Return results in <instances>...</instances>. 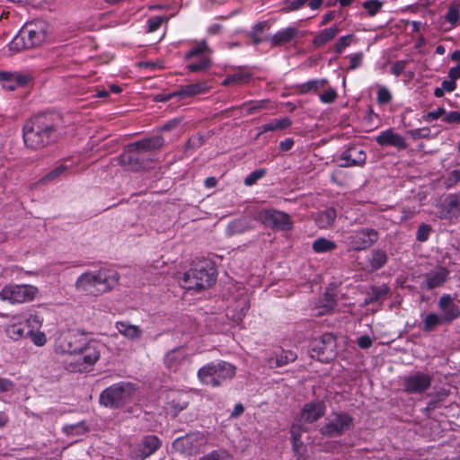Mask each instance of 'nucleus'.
I'll list each match as a JSON object with an SVG mask.
<instances>
[{
	"mask_svg": "<svg viewBox=\"0 0 460 460\" xmlns=\"http://www.w3.org/2000/svg\"><path fill=\"white\" fill-rule=\"evenodd\" d=\"M161 440L154 435L144 437L135 451V458L144 460L153 455L160 447Z\"/></svg>",
	"mask_w": 460,
	"mask_h": 460,
	"instance_id": "6ab92c4d",
	"label": "nucleus"
},
{
	"mask_svg": "<svg viewBox=\"0 0 460 460\" xmlns=\"http://www.w3.org/2000/svg\"><path fill=\"white\" fill-rule=\"evenodd\" d=\"M337 98L336 91L332 88L328 89L320 95V100L325 103H332Z\"/></svg>",
	"mask_w": 460,
	"mask_h": 460,
	"instance_id": "13d9d810",
	"label": "nucleus"
},
{
	"mask_svg": "<svg viewBox=\"0 0 460 460\" xmlns=\"http://www.w3.org/2000/svg\"><path fill=\"white\" fill-rule=\"evenodd\" d=\"M43 319L37 314H31L25 321L24 326L27 327L28 330H38L40 328L42 324Z\"/></svg>",
	"mask_w": 460,
	"mask_h": 460,
	"instance_id": "79ce46f5",
	"label": "nucleus"
},
{
	"mask_svg": "<svg viewBox=\"0 0 460 460\" xmlns=\"http://www.w3.org/2000/svg\"><path fill=\"white\" fill-rule=\"evenodd\" d=\"M339 32V29L336 26L324 29L321 31L313 40V44L315 47H321L327 42L333 40Z\"/></svg>",
	"mask_w": 460,
	"mask_h": 460,
	"instance_id": "c85d7f7f",
	"label": "nucleus"
},
{
	"mask_svg": "<svg viewBox=\"0 0 460 460\" xmlns=\"http://www.w3.org/2000/svg\"><path fill=\"white\" fill-rule=\"evenodd\" d=\"M117 160L120 165L128 166L130 170L136 172L149 168L153 163L151 159L143 157L140 152L131 151L130 144L126 146L125 151Z\"/></svg>",
	"mask_w": 460,
	"mask_h": 460,
	"instance_id": "f3484780",
	"label": "nucleus"
},
{
	"mask_svg": "<svg viewBox=\"0 0 460 460\" xmlns=\"http://www.w3.org/2000/svg\"><path fill=\"white\" fill-rule=\"evenodd\" d=\"M352 428L353 418L346 412H337L332 415L319 431L324 437L335 438L341 436Z\"/></svg>",
	"mask_w": 460,
	"mask_h": 460,
	"instance_id": "f8f14e48",
	"label": "nucleus"
},
{
	"mask_svg": "<svg viewBox=\"0 0 460 460\" xmlns=\"http://www.w3.org/2000/svg\"><path fill=\"white\" fill-rule=\"evenodd\" d=\"M250 78L251 75L249 73L238 72L227 75L222 84L224 86L237 85L248 82Z\"/></svg>",
	"mask_w": 460,
	"mask_h": 460,
	"instance_id": "473e14b6",
	"label": "nucleus"
},
{
	"mask_svg": "<svg viewBox=\"0 0 460 460\" xmlns=\"http://www.w3.org/2000/svg\"><path fill=\"white\" fill-rule=\"evenodd\" d=\"M362 53H357L349 56V69H356L362 63Z\"/></svg>",
	"mask_w": 460,
	"mask_h": 460,
	"instance_id": "e2e57ef3",
	"label": "nucleus"
},
{
	"mask_svg": "<svg viewBox=\"0 0 460 460\" xmlns=\"http://www.w3.org/2000/svg\"><path fill=\"white\" fill-rule=\"evenodd\" d=\"M116 329L122 336L129 340H137L143 333V331L139 326L124 321L117 322Z\"/></svg>",
	"mask_w": 460,
	"mask_h": 460,
	"instance_id": "bb28decb",
	"label": "nucleus"
},
{
	"mask_svg": "<svg viewBox=\"0 0 460 460\" xmlns=\"http://www.w3.org/2000/svg\"><path fill=\"white\" fill-rule=\"evenodd\" d=\"M49 32V24L41 20L26 23L9 43V51L17 53L41 46Z\"/></svg>",
	"mask_w": 460,
	"mask_h": 460,
	"instance_id": "20e7f679",
	"label": "nucleus"
},
{
	"mask_svg": "<svg viewBox=\"0 0 460 460\" xmlns=\"http://www.w3.org/2000/svg\"><path fill=\"white\" fill-rule=\"evenodd\" d=\"M443 121L447 123H460V112L459 111H450L448 113L446 112L443 117Z\"/></svg>",
	"mask_w": 460,
	"mask_h": 460,
	"instance_id": "680f3d73",
	"label": "nucleus"
},
{
	"mask_svg": "<svg viewBox=\"0 0 460 460\" xmlns=\"http://www.w3.org/2000/svg\"><path fill=\"white\" fill-rule=\"evenodd\" d=\"M188 402L185 400L179 399H173L170 402L171 408L173 410L174 414H177L179 411L184 410L188 406Z\"/></svg>",
	"mask_w": 460,
	"mask_h": 460,
	"instance_id": "6e6d98bb",
	"label": "nucleus"
},
{
	"mask_svg": "<svg viewBox=\"0 0 460 460\" xmlns=\"http://www.w3.org/2000/svg\"><path fill=\"white\" fill-rule=\"evenodd\" d=\"M7 335L14 340H20L28 336L27 331L25 330L24 324L19 323H12L6 327Z\"/></svg>",
	"mask_w": 460,
	"mask_h": 460,
	"instance_id": "2f4dec72",
	"label": "nucleus"
},
{
	"mask_svg": "<svg viewBox=\"0 0 460 460\" xmlns=\"http://www.w3.org/2000/svg\"><path fill=\"white\" fill-rule=\"evenodd\" d=\"M431 226L427 224H422L419 226L417 231L416 238L420 242H425L428 240Z\"/></svg>",
	"mask_w": 460,
	"mask_h": 460,
	"instance_id": "603ef678",
	"label": "nucleus"
},
{
	"mask_svg": "<svg viewBox=\"0 0 460 460\" xmlns=\"http://www.w3.org/2000/svg\"><path fill=\"white\" fill-rule=\"evenodd\" d=\"M376 142L380 146H392L399 149H404L407 147V144L404 138L395 133L393 129H387L381 132L376 137Z\"/></svg>",
	"mask_w": 460,
	"mask_h": 460,
	"instance_id": "5701e85b",
	"label": "nucleus"
},
{
	"mask_svg": "<svg viewBox=\"0 0 460 460\" xmlns=\"http://www.w3.org/2000/svg\"><path fill=\"white\" fill-rule=\"evenodd\" d=\"M369 261L372 270H376L386 263L387 255L382 250H374Z\"/></svg>",
	"mask_w": 460,
	"mask_h": 460,
	"instance_id": "c9c22d12",
	"label": "nucleus"
},
{
	"mask_svg": "<svg viewBox=\"0 0 460 460\" xmlns=\"http://www.w3.org/2000/svg\"><path fill=\"white\" fill-rule=\"evenodd\" d=\"M210 86L208 84V82L202 81L184 85L179 91H177V93L179 94V97L182 99L205 93L208 92Z\"/></svg>",
	"mask_w": 460,
	"mask_h": 460,
	"instance_id": "393cba45",
	"label": "nucleus"
},
{
	"mask_svg": "<svg viewBox=\"0 0 460 460\" xmlns=\"http://www.w3.org/2000/svg\"><path fill=\"white\" fill-rule=\"evenodd\" d=\"M168 19L163 16H155L147 21V32L152 33L156 31L163 22L166 23Z\"/></svg>",
	"mask_w": 460,
	"mask_h": 460,
	"instance_id": "a19ab883",
	"label": "nucleus"
},
{
	"mask_svg": "<svg viewBox=\"0 0 460 460\" xmlns=\"http://www.w3.org/2000/svg\"><path fill=\"white\" fill-rule=\"evenodd\" d=\"M448 270L446 268L440 267L436 270L425 274L426 286L428 289H433L440 287L447 280Z\"/></svg>",
	"mask_w": 460,
	"mask_h": 460,
	"instance_id": "b1692460",
	"label": "nucleus"
},
{
	"mask_svg": "<svg viewBox=\"0 0 460 460\" xmlns=\"http://www.w3.org/2000/svg\"><path fill=\"white\" fill-rule=\"evenodd\" d=\"M199 460H226L224 453L218 450H213L201 456Z\"/></svg>",
	"mask_w": 460,
	"mask_h": 460,
	"instance_id": "052dcab7",
	"label": "nucleus"
},
{
	"mask_svg": "<svg viewBox=\"0 0 460 460\" xmlns=\"http://www.w3.org/2000/svg\"><path fill=\"white\" fill-rule=\"evenodd\" d=\"M313 250L317 253L332 252L336 248V243L326 238H318L313 243Z\"/></svg>",
	"mask_w": 460,
	"mask_h": 460,
	"instance_id": "72a5a7b5",
	"label": "nucleus"
},
{
	"mask_svg": "<svg viewBox=\"0 0 460 460\" xmlns=\"http://www.w3.org/2000/svg\"><path fill=\"white\" fill-rule=\"evenodd\" d=\"M249 228L250 227L246 226L243 221H234L228 225L227 234L229 235L240 234L248 230Z\"/></svg>",
	"mask_w": 460,
	"mask_h": 460,
	"instance_id": "09e8293b",
	"label": "nucleus"
},
{
	"mask_svg": "<svg viewBox=\"0 0 460 460\" xmlns=\"http://www.w3.org/2000/svg\"><path fill=\"white\" fill-rule=\"evenodd\" d=\"M208 444L204 433L196 431L176 438L172 442V449L181 455L192 456L199 453Z\"/></svg>",
	"mask_w": 460,
	"mask_h": 460,
	"instance_id": "9d476101",
	"label": "nucleus"
},
{
	"mask_svg": "<svg viewBox=\"0 0 460 460\" xmlns=\"http://www.w3.org/2000/svg\"><path fill=\"white\" fill-rule=\"evenodd\" d=\"M327 84L326 79L312 80L300 86V92L306 93L313 91H317L320 88H323Z\"/></svg>",
	"mask_w": 460,
	"mask_h": 460,
	"instance_id": "58836bf2",
	"label": "nucleus"
},
{
	"mask_svg": "<svg viewBox=\"0 0 460 460\" xmlns=\"http://www.w3.org/2000/svg\"><path fill=\"white\" fill-rule=\"evenodd\" d=\"M119 275L108 269L85 271L75 281L76 290L89 296H98L112 290L119 283Z\"/></svg>",
	"mask_w": 460,
	"mask_h": 460,
	"instance_id": "7ed1b4c3",
	"label": "nucleus"
},
{
	"mask_svg": "<svg viewBox=\"0 0 460 460\" xmlns=\"http://www.w3.org/2000/svg\"><path fill=\"white\" fill-rule=\"evenodd\" d=\"M67 170L65 164H60L42 178V181H49L57 179Z\"/></svg>",
	"mask_w": 460,
	"mask_h": 460,
	"instance_id": "8fccbe9b",
	"label": "nucleus"
},
{
	"mask_svg": "<svg viewBox=\"0 0 460 460\" xmlns=\"http://www.w3.org/2000/svg\"><path fill=\"white\" fill-rule=\"evenodd\" d=\"M387 288H372V293L369 297V302H375L384 297L387 293Z\"/></svg>",
	"mask_w": 460,
	"mask_h": 460,
	"instance_id": "5fc2aeb1",
	"label": "nucleus"
},
{
	"mask_svg": "<svg viewBox=\"0 0 460 460\" xmlns=\"http://www.w3.org/2000/svg\"><path fill=\"white\" fill-rule=\"evenodd\" d=\"M325 412L326 404L323 400L308 402L304 404L294 423L300 424L305 431H308L311 425L323 418Z\"/></svg>",
	"mask_w": 460,
	"mask_h": 460,
	"instance_id": "1a4fd4ad",
	"label": "nucleus"
},
{
	"mask_svg": "<svg viewBox=\"0 0 460 460\" xmlns=\"http://www.w3.org/2000/svg\"><path fill=\"white\" fill-rule=\"evenodd\" d=\"M236 368L234 365L220 361L211 363L200 367L198 371V378L203 384L217 387L221 384L235 376Z\"/></svg>",
	"mask_w": 460,
	"mask_h": 460,
	"instance_id": "423d86ee",
	"label": "nucleus"
},
{
	"mask_svg": "<svg viewBox=\"0 0 460 460\" xmlns=\"http://www.w3.org/2000/svg\"><path fill=\"white\" fill-rule=\"evenodd\" d=\"M217 270L212 261L201 259L193 261L190 269L184 273L181 286L185 289L201 290L216 282Z\"/></svg>",
	"mask_w": 460,
	"mask_h": 460,
	"instance_id": "39448f33",
	"label": "nucleus"
},
{
	"mask_svg": "<svg viewBox=\"0 0 460 460\" xmlns=\"http://www.w3.org/2000/svg\"><path fill=\"white\" fill-rule=\"evenodd\" d=\"M352 38H353V35H351V34L340 38L339 40L337 41V43L335 44L336 52L341 53L342 50L346 47L349 46V44L351 43Z\"/></svg>",
	"mask_w": 460,
	"mask_h": 460,
	"instance_id": "864d4df0",
	"label": "nucleus"
},
{
	"mask_svg": "<svg viewBox=\"0 0 460 460\" xmlns=\"http://www.w3.org/2000/svg\"><path fill=\"white\" fill-rule=\"evenodd\" d=\"M358 345L361 349H367L372 345V340L367 335H364L358 338Z\"/></svg>",
	"mask_w": 460,
	"mask_h": 460,
	"instance_id": "774afa93",
	"label": "nucleus"
},
{
	"mask_svg": "<svg viewBox=\"0 0 460 460\" xmlns=\"http://www.w3.org/2000/svg\"><path fill=\"white\" fill-rule=\"evenodd\" d=\"M392 96L388 89L385 87H380L377 92V101L381 104L387 103L391 101Z\"/></svg>",
	"mask_w": 460,
	"mask_h": 460,
	"instance_id": "4d7b16f0",
	"label": "nucleus"
},
{
	"mask_svg": "<svg viewBox=\"0 0 460 460\" xmlns=\"http://www.w3.org/2000/svg\"><path fill=\"white\" fill-rule=\"evenodd\" d=\"M186 358L182 349H174L167 352L164 356V365L171 371H177Z\"/></svg>",
	"mask_w": 460,
	"mask_h": 460,
	"instance_id": "a878e982",
	"label": "nucleus"
},
{
	"mask_svg": "<svg viewBox=\"0 0 460 460\" xmlns=\"http://www.w3.org/2000/svg\"><path fill=\"white\" fill-rule=\"evenodd\" d=\"M13 75L8 73H1L0 80L5 82L4 87L9 91H13L16 88V84L12 82Z\"/></svg>",
	"mask_w": 460,
	"mask_h": 460,
	"instance_id": "bf43d9fd",
	"label": "nucleus"
},
{
	"mask_svg": "<svg viewBox=\"0 0 460 460\" xmlns=\"http://www.w3.org/2000/svg\"><path fill=\"white\" fill-rule=\"evenodd\" d=\"M459 8L460 5L458 4H452L449 6L448 12L445 17L448 22L452 24L456 23L460 17Z\"/></svg>",
	"mask_w": 460,
	"mask_h": 460,
	"instance_id": "37998d69",
	"label": "nucleus"
},
{
	"mask_svg": "<svg viewBox=\"0 0 460 460\" xmlns=\"http://www.w3.org/2000/svg\"><path fill=\"white\" fill-rule=\"evenodd\" d=\"M438 217L450 222L456 220L460 216V195L452 193L447 195L436 205Z\"/></svg>",
	"mask_w": 460,
	"mask_h": 460,
	"instance_id": "2eb2a0df",
	"label": "nucleus"
},
{
	"mask_svg": "<svg viewBox=\"0 0 460 460\" xmlns=\"http://www.w3.org/2000/svg\"><path fill=\"white\" fill-rule=\"evenodd\" d=\"M179 97V94L177 93V91L171 93H160L156 94L154 97L155 102H167L171 100L172 98Z\"/></svg>",
	"mask_w": 460,
	"mask_h": 460,
	"instance_id": "69168bd1",
	"label": "nucleus"
},
{
	"mask_svg": "<svg viewBox=\"0 0 460 460\" xmlns=\"http://www.w3.org/2000/svg\"><path fill=\"white\" fill-rule=\"evenodd\" d=\"M335 300L332 295L326 294L325 295V302L321 306L320 310L316 314L317 315H323L325 314H328L329 312L332 311L335 307Z\"/></svg>",
	"mask_w": 460,
	"mask_h": 460,
	"instance_id": "c03bdc74",
	"label": "nucleus"
},
{
	"mask_svg": "<svg viewBox=\"0 0 460 460\" xmlns=\"http://www.w3.org/2000/svg\"><path fill=\"white\" fill-rule=\"evenodd\" d=\"M290 125H291V119L288 117L273 119V120L270 121L269 123L262 125L260 128L259 134L268 132V131L283 130V129L288 128Z\"/></svg>",
	"mask_w": 460,
	"mask_h": 460,
	"instance_id": "c756f323",
	"label": "nucleus"
},
{
	"mask_svg": "<svg viewBox=\"0 0 460 460\" xmlns=\"http://www.w3.org/2000/svg\"><path fill=\"white\" fill-rule=\"evenodd\" d=\"M309 0H293L288 3V9L296 11L304 6Z\"/></svg>",
	"mask_w": 460,
	"mask_h": 460,
	"instance_id": "338daca9",
	"label": "nucleus"
},
{
	"mask_svg": "<svg viewBox=\"0 0 460 460\" xmlns=\"http://www.w3.org/2000/svg\"><path fill=\"white\" fill-rule=\"evenodd\" d=\"M27 333L36 346L40 347L45 345V343L47 342L46 335L42 332H34L31 330H27Z\"/></svg>",
	"mask_w": 460,
	"mask_h": 460,
	"instance_id": "de8ad7c7",
	"label": "nucleus"
},
{
	"mask_svg": "<svg viewBox=\"0 0 460 460\" xmlns=\"http://www.w3.org/2000/svg\"><path fill=\"white\" fill-rule=\"evenodd\" d=\"M266 173L265 169H259L252 172L245 179L244 184L246 186H252L256 183L257 181L261 179Z\"/></svg>",
	"mask_w": 460,
	"mask_h": 460,
	"instance_id": "49530a36",
	"label": "nucleus"
},
{
	"mask_svg": "<svg viewBox=\"0 0 460 460\" xmlns=\"http://www.w3.org/2000/svg\"><path fill=\"white\" fill-rule=\"evenodd\" d=\"M296 358V353L291 350L283 351L279 356L270 360V367H282L289 362H293Z\"/></svg>",
	"mask_w": 460,
	"mask_h": 460,
	"instance_id": "f704fd0d",
	"label": "nucleus"
},
{
	"mask_svg": "<svg viewBox=\"0 0 460 460\" xmlns=\"http://www.w3.org/2000/svg\"><path fill=\"white\" fill-rule=\"evenodd\" d=\"M38 293V288L32 285L9 284L1 289L0 299L12 305L22 304L32 301Z\"/></svg>",
	"mask_w": 460,
	"mask_h": 460,
	"instance_id": "0eeeda50",
	"label": "nucleus"
},
{
	"mask_svg": "<svg viewBox=\"0 0 460 460\" xmlns=\"http://www.w3.org/2000/svg\"><path fill=\"white\" fill-rule=\"evenodd\" d=\"M438 307L443 313L441 318L444 323H451L460 316V308L454 303L450 295H444L440 297Z\"/></svg>",
	"mask_w": 460,
	"mask_h": 460,
	"instance_id": "aec40b11",
	"label": "nucleus"
},
{
	"mask_svg": "<svg viewBox=\"0 0 460 460\" xmlns=\"http://www.w3.org/2000/svg\"><path fill=\"white\" fill-rule=\"evenodd\" d=\"M460 181V169L453 170L445 181V186L447 189L454 187Z\"/></svg>",
	"mask_w": 460,
	"mask_h": 460,
	"instance_id": "3c124183",
	"label": "nucleus"
},
{
	"mask_svg": "<svg viewBox=\"0 0 460 460\" xmlns=\"http://www.w3.org/2000/svg\"><path fill=\"white\" fill-rule=\"evenodd\" d=\"M312 358L321 362H328L336 355V339L332 333H324L314 339L311 344Z\"/></svg>",
	"mask_w": 460,
	"mask_h": 460,
	"instance_id": "ddd939ff",
	"label": "nucleus"
},
{
	"mask_svg": "<svg viewBox=\"0 0 460 460\" xmlns=\"http://www.w3.org/2000/svg\"><path fill=\"white\" fill-rule=\"evenodd\" d=\"M259 219L267 227L277 231H289L293 228V222L288 214L273 209L262 210Z\"/></svg>",
	"mask_w": 460,
	"mask_h": 460,
	"instance_id": "4468645a",
	"label": "nucleus"
},
{
	"mask_svg": "<svg viewBox=\"0 0 460 460\" xmlns=\"http://www.w3.org/2000/svg\"><path fill=\"white\" fill-rule=\"evenodd\" d=\"M366 158L367 155L362 149L352 146L342 153L341 159L344 161V163L341 164V166H361L365 164Z\"/></svg>",
	"mask_w": 460,
	"mask_h": 460,
	"instance_id": "4be33fe9",
	"label": "nucleus"
},
{
	"mask_svg": "<svg viewBox=\"0 0 460 460\" xmlns=\"http://www.w3.org/2000/svg\"><path fill=\"white\" fill-rule=\"evenodd\" d=\"M131 390L128 384L113 385L101 394L100 403L110 408L121 407L129 400Z\"/></svg>",
	"mask_w": 460,
	"mask_h": 460,
	"instance_id": "9b49d317",
	"label": "nucleus"
},
{
	"mask_svg": "<svg viewBox=\"0 0 460 460\" xmlns=\"http://www.w3.org/2000/svg\"><path fill=\"white\" fill-rule=\"evenodd\" d=\"M298 34L297 29L288 27L270 38L272 47H278L290 42Z\"/></svg>",
	"mask_w": 460,
	"mask_h": 460,
	"instance_id": "cd10ccee",
	"label": "nucleus"
},
{
	"mask_svg": "<svg viewBox=\"0 0 460 460\" xmlns=\"http://www.w3.org/2000/svg\"><path fill=\"white\" fill-rule=\"evenodd\" d=\"M432 379L427 373H411L402 379L403 390L407 394H422L431 386Z\"/></svg>",
	"mask_w": 460,
	"mask_h": 460,
	"instance_id": "dca6fc26",
	"label": "nucleus"
},
{
	"mask_svg": "<svg viewBox=\"0 0 460 460\" xmlns=\"http://www.w3.org/2000/svg\"><path fill=\"white\" fill-rule=\"evenodd\" d=\"M305 432L302 426L293 423L291 426V438L293 442V447L296 451H298L302 447L303 442L301 440V433Z\"/></svg>",
	"mask_w": 460,
	"mask_h": 460,
	"instance_id": "4c0bfd02",
	"label": "nucleus"
},
{
	"mask_svg": "<svg viewBox=\"0 0 460 460\" xmlns=\"http://www.w3.org/2000/svg\"><path fill=\"white\" fill-rule=\"evenodd\" d=\"M211 49L205 40L200 41L184 56L186 60L195 59L187 66L190 72L198 73L208 70L212 66Z\"/></svg>",
	"mask_w": 460,
	"mask_h": 460,
	"instance_id": "6e6552de",
	"label": "nucleus"
},
{
	"mask_svg": "<svg viewBox=\"0 0 460 460\" xmlns=\"http://www.w3.org/2000/svg\"><path fill=\"white\" fill-rule=\"evenodd\" d=\"M378 239V234L372 228H362L349 237V245L354 251H361L372 246Z\"/></svg>",
	"mask_w": 460,
	"mask_h": 460,
	"instance_id": "a211bd4d",
	"label": "nucleus"
},
{
	"mask_svg": "<svg viewBox=\"0 0 460 460\" xmlns=\"http://www.w3.org/2000/svg\"><path fill=\"white\" fill-rule=\"evenodd\" d=\"M164 144V139L162 136H155L131 143L130 150L138 151L143 155L145 152L149 153L161 149Z\"/></svg>",
	"mask_w": 460,
	"mask_h": 460,
	"instance_id": "412c9836",
	"label": "nucleus"
},
{
	"mask_svg": "<svg viewBox=\"0 0 460 460\" xmlns=\"http://www.w3.org/2000/svg\"><path fill=\"white\" fill-rule=\"evenodd\" d=\"M441 316H438L436 314H429L424 319V331L431 332L434 328L440 323H443Z\"/></svg>",
	"mask_w": 460,
	"mask_h": 460,
	"instance_id": "ea45409f",
	"label": "nucleus"
},
{
	"mask_svg": "<svg viewBox=\"0 0 460 460\" xmlns=\"http://www.w3.org/2000/svg\"><path fill=\"white\" fill-rule=\"evenodd\" d=\"M405 68L404 61H398L392 65L391 73L395 76H399Z\"/></svg>",
	"mask_w": 460,
	"mask_h": 460,
	"instance_id": "0e129e2a",
	"label": "nucleus"
},
{
	"mask_svg": "<svg viewBox=\"0 0 460 460\" xmlns=\"http://www.w3.org/2000/svg\"><path fill=\"white\" fill-rule=\"evenodd\" d=\"M63 431L67 436H78L86 433L88 431V427L84 421H82L76 424L66 425L63 428Z\"/></svg>",
	"mask_w": 460,
	"mask_h": 460,
	"instance_id": "e433bc0d",
	"label": "nucleus"
},
{
	"mask_svg": "<svg viewBox=\"0 0 460 460\" xmlns=\"http://www.w3.org/2000/svg\"><path fill=\"white\" fill-rule=\"evenodd\" d=\"M383 4L378 0H368L363 3V7L367 11L370 16L376 15L381 9Z\"/></svg>",
	"mask_w": 460,
	"mask_h": 460,
	"instance_id": "a18cd8bd",
	"label": "nucleus"
},
{
	"mask_svg": "<svg viewBox=\"0 0 460 460\" xmlns=\"http://www.w3.org/2000/svg\"><path fill=\"white\" fill-rule=\"evenodd\" d=\"M60 117L56 113H42L32 117L23 127L24 144L32 149L46 146L58 137Z\"/></svg>",
	"mask_w": 460,
	"mask_h": 460,
	"instance_id": "f03ea898",
	"label": "nucleus"
},
{
	"mask_svg": "<svg viewBox=\"0 0 460 460\" xmlns=\"http://www.w3.org/2000/svg\"><path fill=\"white\" fill-rule=\"evenodd\" d=\"M103 346L96 341H86L83 335L75 332H66L59 335L56 341L55 349L61 354L75 355V370H88L100 358Z\"/></svg>",
	"mask_w": 460,
	"mask_h": 460,
	"instance_id": "f257e3e1",
	"label": "nucleus"
},
{
	"mask_svg": "<svg viewBox=\"0 0 460 460\" xmlns=\"http://www.w3.org/2000/svg\"><path fill=\"white\" fill-rule=\"evenodd\" d=\"M335 218L336 211L330 208L320 212L315 218V222L320 228H327L333 224Z\"/></svg>",
	"mask_w": 460,
	"mask_h": 460,
	"instance_id": "7c9ffc66",
	"label": "nucleus"
}]
</instances>
